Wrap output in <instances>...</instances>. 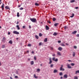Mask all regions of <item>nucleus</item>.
I'll return each mask as SVG.
<instances>
[{"label":"nucleus","instance_id":"obj_36","mask_svg":"<svg viewBox=\"0 0 79 79\" xmlns=\"http://www.w3.org/2000/svg\"><path fill=\"white\" fill-rule=\"evenodd\" d=\"M28 47H31V44H29L27 45Z\"/></svg>","mask_w":79,"mask_h":79},{"label":"nucleus","instance_id":"obj_55","mask_svg":"<svg viewBox=\"0 0 79 79\" xmlns=\"http://www.w3.org/2000/svg\"><path fill=\"white\" fill-rule=\"evenodd\" d=\"M65 44L66 45H69V44L68 43H66Z\"/></svg>","mask_w":79,"mask_h":79},{"label":"nucleus","instance_id":"obj_21","mask_svg":"<svg viewBox=\"0 0 79 79\" xmlns=\"http://www.w3.org/2000/svg\"><path fill=\"white\" fill-rule=\"evenodd\" d=\"M76 2V1L74 0H72L70 1V3H73V2Z\"/></svg>","mask_w":79,"mask_h":79},{"label":"nucleus","instance_id":"obj_31","mask_svg":"<svg viewBox=\"0 0 79 79\" xmlns=\"http://www.w3.org/2000/svg\"><path fill=\"white\" fill-rule=\"evenodd\" d=\"M56 20V19L55 18H53L52 19V21H55Z\"/></svg>","mask_w":79,"mask_h":79},{"label":"nucleus","instance_id":"obj_53","mask_svg":"<svg viewBox=\"0 0 79 79\" xmlns=\"http://www.w3.org/2000/svg\"><path fill=\"white\" fill-rule=\"evenodd\" d=\"M58 43H60L61 42V41L59 40L58 41Z\"/></svg>","mask_w":79,"mask_h":79},{"label":"nucleus","instance_id":"obj_63","mask_svg":"<svg viewBox=\"0 0 79 79\" xmlns=\"http://www.w3.org/2000/svg\"><path fill=\"white\" fill-rule=\"evenodd\" d=\"M41 66H42V64H40Z\"/></svg>","mask_w":79,"mask_h":79},{"label":"nucleus","instance_id":"obj_11","mask_svg":"<svg viewBox=\"0 0 79 79\" xmlns=\"http://www.w3.org/2000/svg\"><path fill=\"white\" fill-rule=\"evenodd\" d=\"M52 63V59L50 58H49V64H51Z\"/></svg>","mask_w":79,"mask_h":79},{"label":"nucleus","instance_id":"obj_43","mask_svg":"<svg viewBox=\"0 0 79 79\" xmlns=\"http://www.w3.org/2000/svg\"><path fill=\"white\" fill-rule=\"evenodd\" d=\"M19 10H23V7H21L20 9Z\"/></svg>","mask_w":79,"mask_h":79},{"label":"nucleus","instance_id":"obj_5","mask_svg":"<svg viewBox=\"0 0 79 79\" xmlns=\"http://www.w3.org/2000/svg\"><path fill=\"white\" fill-rule=\"evenodd\" d=\"M2 5L1 6V8L2 9V10H4V6H5V4L4 3H2Z\"/></svg>","mask_w":79,"mask_h":79},{"label":"nucleus","instance_id":"obj_3","mask_svg":"<svg viewBox=\"0 0 79 79\" xmlns=\"http://www.w3.org/2000/svg\"><path fill=\"white\" fill-rule=\"evenodd\" d=\"M63 65H61V67L60 68V71H64V69L63 68Z\"/></svg>","mask_w":79,"mask_h":79},{"label":"nucleus","instance_id":"obj_37","mask_svg":"<svg viewBox=\"0 0 79 79\" xmlns=\"http://www.w3.org/2000/svg\"><path fill=\"white\" fill-rule=\"evenodd\" d=\"M47 23H49V24H51V22H50V20H48L47 21Z\"/></svg>","mask_w":79,"mask_h":79},{"label":"nucleus","instance_id":"obj_44","mask_svg":"<svg viewBox=\"0 0 79 79\" xmlns=\"http://www.w3.org/2000/svg\"><path fill=\"white\" fill-rule=\"evenodd\" d=\"M73 47L74 48H75V49H76V48H77V47H76V46H74Z\"/></svg>","mask_w":79,"mask_h":79},{"label":"nucleus","instance_id":"obj_52","mask_svg":"<svg viewBox=\"0 0 79 79\" xmlns=\"http://www.w3.org/2000/svg\"><path fill=\"white\" fill-rule=\"evenodd\" d=\"M34 59L35 60H36V57H35V56L34 57Z\"/></svg>","mask_w":79,"mask_h":79},{"label":"nucleus","instance_id":"obj_50","mask_svg":"<svg viewBox=\"0 0 79 79\" xmlns=\"http://www.w3.org/2000/svg\"><path fill=\"white\" fill-rule=\"evenodd\" d=\"M67 28V27H66V26L64 27V29H66Z\"/></svg>","mask_w":79,"mask_h":79},{"label":"nucleus","instance_id":"obj_33","mask_svg":"<svg viewBox=\"0 0 79 79\" xmlns=\"http://www.w3.org/2000/svg\"><path fill=\"white\" fill-rule=\"evenodd\" d=\"M2 48H5V45H3L2 46Z\"/></svg>","mask_w":79,"mask_h":79},{"label":"nucleus","instance_id":"obj_32","mask_svg":"<svg viewBox=\"0 0 79 79\" xmlns=\"http://www.w3.org/2000/svg\"><path fill=\"white\" fill-rule=\"evenodd\" d=\"M59 75L60 76H63V73L60 72L59 73Z\"/></svg>","mask_w":79,"mask_h":79},{"label":"nucleus","instance_id":"obj_48","mask_svg":"<svg viewBox=\"0 0 79 79\" xmlns=\"http://www.w3.org/2000/svg\"><path fill=\"white\" fill-rule=\"evenodd\" d=\"M79 8V7H75V9L77 10V9H78Z\"/></svg>","mask_w":79,"mask_h":79},{"label":"nucleus","instance_id":"obj_24","mask_svg":"<svg viewBox=\"0 0 79 79\" xmlns=\"http://www.w3.org/2000/svg\"><path fill=\"white\" fill-rule=\"evenodd\" d=\"M76 54V53H75V52H73V56L74 57V56H75V55Z\"/></svg>","mask_w":79,"mask_h":79},{"label":"nucleus","instance_id":"obj_28","mask_svg":"<svg viewBox=\"0 0 79 79\" xmlns=\"http://www.w3.org/2000/svg\"><path fill=\"white\" fill-rule=\"evenodd\" d=\"M35 6H39V4L38 3L36 2L35 3Z\"/></svg>","mask_w":79,"mask_h":79},{"label":"nucleus","instance_id":"obj_45","mask_svg":"<svg viewBox=\"0 0 79 79\" xmlns=\"http://www.w3.org/2000/svg\"><path fill=\"white\" fill-rule=\"evenodd\" d=\"M77 37H79V34H77V35H76Z\"/></svg>","mask_w":79,"mask_h":79},{"label":"nucleus","instance_id":"obj_34","mask_svg":"<svg viewBox=\"0 0 79 79\" xmlns=\"http://www.w3.org/2000/svg\"><path fill=\"white\" fill-rule=\"evenodd\" d=\"M61 45L63 47H65V45H64V44H63V43H62L61 44Z\"/></svg>","mask_w":79,"mask_h":79},{"label":"nucleus","instance_id":"obj_17","mask_svg":"<svg viewBox=\"0 0 79 79\" xmlns=\"http://www.w3.org/2000/svg\"><path fill=\"white\" fill-rule=\"evenodd\" d=\"M44 42H47V38H46L44 40Z\"/></svg>","mask_w":79,"mask_h":79},{"label":"nucleus","instance_id":"obj_26","mask_svg":"<svg viewBox=\"0 0 79 79\" xmlns=\"http://www.w3.org/2000/svg\"><path fill=\"white\" fill-rule=\"evenodd\" d=\"M39 36H40V37H42V34L41 33H40L39 34Z\"/></svg>","mask_w":79,"mask_h":79},{"label":"nucleus","instance_id":"obj_10","mask_svg":"<svg viewBox=\"0 0 79 79\" xmlns=\"http://www.w3.org/2000/svg\"><path fill=\"white\" fill-rule=\"evenodd\" d=\"M62 49H63L61 47H59L58 48V50L59 51H61V50H62Z\"/></svg>","mask_w":79,"mask_h":79},{"label":"nucleus","instance_id":"obj_54","mask_svg":"<svg viewBox=\"0 0 79 79\" xmlns=\"http://www.w3.org/2000/svg\"><path fill=\"white\" fill-rule=\"evenodd\" d=\"M8 35H10V32H8Z\"/></svg>","mask_w":79,"mask_h":79},{"label":"nucleus","instance_id":"obj_14","mask_svg":"<svg viewBox=\"0 0 79 79\" xmlns=\"http://www.w3.org/2000/svg\"><path fill=\"white\" fill-rule=\"evenodd\" d=\"M54 73H58V70L56 69H54L53 71Z\"/></svg>","mask_w":79,"mask_h":79},{"label":"nucleus","instance_id":"obj_12","mask_svg":"<svg viewBox=\"0 0 79 79\" xmlns=\"http://www.w3.org/2000/svg\"><path fill=\"white\" fill-rule=\"evenodd\" d=\"M5 9H7L8 10H10V7H9V6H6L5 7Z\"/></svg>","mask_w":79,"mask_h":79},{"label":"nucleus","instance_id":"obj_25","mask_svg":"<svg viewBox=\"0 0 79 79\" xmlns=\"http://www.w3.org/2000/svg\"><path fill=\"white\" fill-rule=\"evenodd\" d=\"M17 16L18 17H19V12L17 13Z\"/></svg>","mask_w":79,"mask_h":79},{"label":"nucleus","instance_id":"obj_22","mask_svg":"<svg viewBox=\"0 0 79 79\" xmlns=\"http://www.w3.org/2000/svg\"><path fill=\"white\" fill-rule=\"evenodd\" d=\"M31 65L34 64V61H32L31 62Z\"/></svg>","mask_w":79,"mask_h":79},{"label":"nucleus","instance_id":"obj_46","mask_svg":"<svg viewBox=\"0 0 79 79\" xmlns=\"http://www.w3.org/2000/svg\"><path fill=\"white\" fill-rule=\"evenodd\" d=\"M50 48L51 49V50H53V48L52 47H50Z\"/></svg>","mask_w":79,"mask_h":79},{"label":"nucleus","instance_id":"obj_41","mask_svg":"<svg viewBox=\"0 0 79 79\" xmlns=\"http://www.w3.org/2000/svg\"><path fill=\"white\" fill-rule=\"evenodd\" d=\"M53 67V64H51L50 66L51 68H52Z\"/></svg>","mask_w":79,"mask_h":79},{"label":"nucleus","instance_id":"obj_39","mask_svg":"<svg viewBox=\"0 0 79 79\" xmlns=\"http://www.w3.org/2000/svg\"><path fill=\"white\" fill-rule=\"evenodd\" d=\"M37 71H38V72H40V69H37Z\"/></svg>","mask_w":79,"mask_h":79},{"label":"nucleus","instance_id":"obj_35","mask_svg":"<svg viewBox=\"0 0 79 79\" xmlns=\"http://www.w3.org/2000/svg\"><path fill=\"white\" fill-rule=\"evenodd\" d=\"M78 79V77L77 76H75L74 77V79Z\"/></svg>","mask_w":79,"mask_h":79},{"label":"nucleus","instance_id":"obj_13","mask_svg":"<svg viewBox=\"0 0 79 79\" xmlns=\"http://www.w3.org/2000/svg\"><path fill=\"white\" fill-rule=\"evenodd\" d=\"M46 30H48L49 29V27L47 25L46 26Z\"/></svg>","mask_w":79,"mask_h":79},{"label":"nucleus","instance_id":"obj_27","mask_svg":"<svg viewBox=\"0 0 79 79\" xmlns=\"http://www.w3.org/2000/svg\"><path fill=\"white\" fill-rule=\"evenodd\" d=\"M35 38H36V39H39V36H38L37 35H35Z\"/></svg>","mask_w":79,"mask_h":79},{"label":"nucleus","instance_id":"obj_7","mask_svg":"<svg viewBox=\"0 0 79 79\" xmlns=\"http://www.w3.org/2000/svg\"><path fill=\"white\" fill-rule=\"evenodd\" d=\"M6 40V38L5 37H4L3 38V40H2V41L3 42H5Z\"/></svg>","mask_w":79,"mask_h":79},{"label":"nucleus","instance_id":"obj_56","mask_svg":"<svg viewBox=\"0 0 79 79\" xmlns=\"http://www.w3.org/2000/svg\"><path fill=\"white\" fill-rule=\"evenodd\" d=\"M19 24V22L18 21L17 23V24Z\"/></svg>","mask_w":79,"mask_h":79},{"label":"nucleus","instance_id":"obj_47","mask_svg":"<svg viewBox=\"0 0 79 79\" xmlns=\"http://www.w3.org/2000/svg\"><path fill=\"white\" fill-rule=\"evenodd\" d=\"M25 27H26V26H23V29H25Z\"/></svg>","mask_w":79,"mask_h":79},{"label":"nucleus","instance_id":"obj_59","mask_svg":"<svg viewBox=\"0 0 79 79\" xmlns=\"http://www.w3.org/2000/svg\"><path fill=\"white\" fill-rule=\"evenodd\" d=\"M10 79H13V78H12V77H10Z\"/></svg>","mask_w":79,"mask_h":79},{"label":"nucleus","instance_id":"obj_2","mask_svg":"<svg viewBox=\"0 0 79 79\" xmlns=\"http://www.w3.org/2000/svg\"><path fill=\"white\" fill-rule=\"evenodd\" d=\"M52 60L53 61H55L56 62H57L58 61V59L56 58L55 59V57H53L52 58Z\"/></svg>","mask_w":79,"mask_h":79},{"label":"nucleus","instance_id":"obj_42","mask_svg":"<svg viewBox=\"0 0 79 79\" xmlns=\"http://www.w3.org/2000/svg\"><path fill=\"white\" fill-rule=\"evenodd\" d=\"M52 56H56V54H53L52 55Z\"/></svg>","mask_w":79,"mask_h":79},{"label":"nucleus","instance_id":"obj_64","mask_svg":"<svg viewBox=\"0 0 79 79\" xmlns=\"http://www.w3.org/2000/svg\"><path fill=\"white\" fill-rule=\"evenodd\" d=\"M28 60L29 61V60H30V59H28Z\"/></svg>","mask_w":79,"mask_h":79},{"label":"nucleus","instance_id":"obj_61","mask_svg":"<svg viewBox=\"0 0 79 79\" xmlns=\"http://www.w3.org/2000/svg\"><path fill=\"white\" fill-rule=\"evenodd\" d=\"M60 79H63V77H60Z\"/></svg>","mask_w":79,"mask_h":79},{"label":"nucleus","instance_id":"obj_19","mask_svg":"<svg viewBox=\"0 0 79 79\" xmlns=\"http://www.w3.org/2000/svg\"><path fill=\"white\" fill-rule=\"evenodd\" d=\"M77 33V31H74L73 32H72L73 34H75L76 33Z\"/></svg>","mask_w":79,"mask_h":79},{"label":"nucleus","instance_id":"obj_18","mask_svg":"<svg viewBox=\"0 0 79 79\" xmlns=\"http://www.w3.org/2000/svg\"><path fill=\"white\" fill-rule=\"evenodd\" d=\"M9 44H13V41H12V40H10L9 42Z\"/></svg>","mask_w":79,"mask_h":79},{"label":"nucleus","instance_id":"obj_23","mask_svg":"<svg viewBox=\"0 0 79 79\" xmlns=\"http://www.w3.org/2000/svg\"><path fill=\"white\" fill-rule=\"evenodd\" d=\"M57 34H58V33H56V32H54V34H53V35H57Z\"/></svg>","mask_w":79,"mask_h":79},{"label":"nucleus","instance_id":"obj_9","mask_svg":"<svg viewBox=\"0 0 79 79\" xmlns=\"http://www.w3.org/2000/svg\"><path fill=\"white\" fill-rule=\"evenodd\" d=\"M57 55H59V56H61V52L59 51L57 52Z\"/></svg>","mask_w":79,"mask_h":79},{"label":"nucleus","instance_id":"obj_62","mask_svg":"<svg viewBox=\"0 0 79 79\" xmlns=\"http://www.w3.org/2000/svg\"><path fill=\"white\" fill-rule=\"evenodd\" d=\"M21 7V5H19L18 7Z\"/></svg>","mask_w":79,"mask_h":79},{"label":"nucleus","instance_id":"obj_38","mask_svg":"<svg viewBox=\"0 0 79 79\" xmlns=\"http://www.w3.org/2000/svg\"><path fill=\"white\" fill-rule=\"evenodd\" d=\"M74 63H71V66H74Z\"/></svg>","mask_w":79,"mask_h":79},{"label":"nucleus","instance_id":"obj_30","mask_svg":"<svg viewBox=\"0 0 79 79\" xmlns=\"http://www.w3.org/2000/svg\"><path fill=\"white\" fill-rule=\"evenodd\" d=\"M58 24H59V23H56L54 24V26H57V25H58Z\"/></svg>","mask_w":79,"mask_h":79},{"label":"nucleus","instance_id":"obj_57","mask_svg":"<svg viewBox=\"0 0 79 79\" xmlns=\"http://www.w3.org/2000/svg\"><path fill=\"white\" fill-rule=\"evenodd\" d=\"M32 54H34V51H32Z\"/></svg>","mask_w":79,"mask_h":79},{"label":"nucleus","instance_id":"obj_60","mask_svg":"<svg viewBox=\"0 0 79 79\" xmlns=\"http://www.w3.org/2000/svg\"><path fill=\"white\" fill-rule=\"evenodd\" d=\"M29 51H27V53H29Z\"/></svg>","mask_w":79,"mask_h":79},{"label":"nucleus","instance_id":"obj_51","mask_svg":"<svg viewBox=\"0 0 79 79\" xmlns=\"http://www.w3.org/2000/svg\"><path fill=\"white\" fill-rule=\"evenodd\" d=\"M29 28H30V29H31V25H29Z\"/></svg>","mask_w":79,"mask_h":79},{"label":"nucleus","instance_id":"obj_8","mask_svg":"<svg viewBox=\"0 0 79 79\" xmlns=\"http://www.w3.org/2000/svg\"><path fill=\"white\" fill-rule=\"evenodd\" d=\"M64 77V78H65V79H67V78H68V75L65 74H64L63 76Z\"/></svg>","mask_w":79,"mask_h":79},{"label":"nucleus","instance_id":"obj_15","mask_svg":"<svg viewBox=\"0 0 79 79\" xmlns=\"http://www.w3.org/2000/svg\"><path fill=\"white\" fill-rule=\"evenodd\" d=\"M74 16V14L72 13V16H70V18H73Z\"/></svg>","mask_w":79,"mask_h":79},{"label":"nucleus","instance_id":"obj_29","mask_svg":"<svg viewBox=\"0 0 79 79\" xmlns=\"http://www.w3.org/2000/svg\"><path fill=\"white\" fill-rule=\"evenodd\" d=\"M77 73H79V70H77L76 71L75 74H77Z\"/></svg>","mask_w":79,"mask_h":79},{"label":"nucleus","instance_id":"obj_16","mask_svg":"<svg viewBox=\"0 0 79 79\" xmlns=\"http://www.w3.org/2000/svg\"><path fill=\"white\" fill-rule=\"evenodd\" d=\"M16 27L17 28L18 30H19V29H20V28L19 27V25H17Z\"/></svg>","mask_w":79,"mask_h":79},{"label":"nucleus","instance_id":"obj_20","mask_svg":"<svg viewBox=\"0 0 79 79\" xmlns=\"http://www.w3.org/2000/svg\"><path fill=\"white\" fill-rule=\"evenodd\" d=\"M34 77L35 79H37L38 78V77L37 76H36V75H35V74H34Z\"/></svg>","mask_w":79,"mask_h":79},{"label":"nucleus","instance_id":"obj_1","mask_svg":"<svg viewBox=\"0 0 79 79\" xmlns=\"http://www.w3.org/2000/svg\"><path fill=\"white\" fill-rule=\"evenodd\" d=\"M30 20L33 23H37V19L35 18H30Z\"/></svg>","mask_w":79,"mask_h":79},{"label":"nucleus","instance_id":"obj_58","mask_svg":"<svg viewBox=\"0 0 79 79\" xmlns=\"http://www.w3.org/2000/svg\"><path fill=\"white\" fill-rule=\"evenodd\" d=\"M68 61H69V62H70V61H71V60H68Z\"/></svg>","mask_w":79,"mask_h":79},{"label":"nucleus","instance_id":"obj_4","mask_svg":"<svg viewBox=\"0 0 79 79\" xmlns=\"http://www.w3.org/2000/svg\"><path fill=\"white\" fill-rule=\"evenodd\" d=\"M13 32L14 34H19V32H17L16 31H14Z\"/></svg>","mask_w":79,"mask_h":79},{"label":"nucleus","instance_id":"obj_6","mask_svg":"<svg viewBox=\"0 0 79 79\" xmlns=\"http://www.w3.org/2000/svg\"><path fill=\"white\" fill-rule=\"evenodd\" d=\"M67 66L68 68H69V69H71V68H72V67H71V66H70V64H67Z\"/></svg>","mask_w":79,"mask_h":79},{"label":"nucleus","instance_id":"obj_49","mask_svg":"<svg viewBox=\"0 0 79 79\" xmlns=\"http://www.w3.org/2000/svg\"><path fill=\"white\" fill-rule=\"evenodd\" d=\"M15 78H18V76H15Z\"/></svg>","mask_w":79,"mask_h":79},{"label":"nucleus","instance_id":"obj_40","mask_svg":"<svg viewBox=\"0 0 79 79\" xmlns=\"http://www.w3.org/2000/svg\"><path fill=\"white\" fill-rule=\"evenodd\" d=\"M41 45H42V42H40V43H39V45L40 46Z\"/></svg>","mask_w":79,"mask_h":79}]
</instances>
